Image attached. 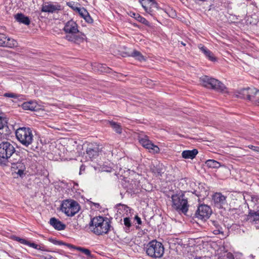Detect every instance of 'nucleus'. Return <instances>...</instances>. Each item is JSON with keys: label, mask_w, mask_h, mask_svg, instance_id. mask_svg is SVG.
Returning a JSON list of instances; mask_svg holds the SVG:
<instances>
[{"label": "nucleus", "mask_w": 259, "mask_h": 259, "mask_svg": "<svg viewBox=\"0 0 259 259\" xmlns=\"http://www.w3.org/2000/svg\"><path fill=\"white\" fill-rule=\"evenodd\" d=\"M111 224V221L109 218L98 216L91 219L90 229L96 235H104L113 229Z\"/></svg>", "instance_id": "f257e3e1"}, {"label": "nucleus", "mask_w": 259, "mask_h": 259, "mask_svg": "<svg viewBox=\"0 0 259 259\" xmlns=\"http://www.w3.org/2000/svg\"><path fill=\"white\" fill-rule=\"evenodd\" d=\"M17 156L14 146L8 141L0 143V165L8 166L12 157Z\"/></svg>", "instance_id": "f03ea898"}, {"label": "nucleus", "mask_w": 259, "mask_h": 259, "mask_svg": "<svg viewBox=\"0 0 259 259\" xmlns=\"http://www.w3.org/2000/svg\"><path fill=\"white\" fill-rule=\"evenodd\" d=\"M147 255L153 258H161L164 252L162 243L156 239L150 241L144 248Z\"/></svg>", "instance_id": "7ed1b4c3"}, {"label": "nucleus", "mask_w": 259, "mask_h": 259, "mask_svg": "<svg viewBox=\"0 0 259 259\" xmlns=\"http://www.w3.org/2000/svg\"><path fill=\"white\" fill-rule=\"evenodd\" d=\"M172 207L179 213H183L185 215H189L187 213L188 210L187 199L185 197L184 194H175L171 196Z\"/></svg>", "instance_id": "20e7f679"}, {"label": "nucleus", "mask_w": 259, "mask_h": 259, "mask_svg": "<svg viewBox=\"0 0 259 259\" xmlns=\"http://www.w3.org/2000/svg\"><path fill=\"white\" fill-rule=\"evenodd\" d=\"M15 134L18 140L24 146L28 147L32 143L33 135L30 128L19 127L16 130Z\"/></svg>", "instance_id": "39448f33"}, {"label": "nucleus", "mask_w": 259, "mask_h": 259, "mask_svg": "<svg viewBox=\"0 0 259 259\" xmlns=\"http://www.w3.org/2000/svg\"><path fill=\"white\" fill-rule=\"evenodd\" d=\"M200 79L202 85L205 88H211L222 93L227 92L226 86L218 79L206 75L202 76Z\"/></svg>", "instance_id": "423d86ee"}, {"label": "nucleus", "mask_w": 259, "mask_h": 259, "mask_svg": "<svg viewBox=\"0 0 259 259\" xmlns=\"http://www.w3.org/2000/svg\"><path fill=\"white\" fill-rule=\"evenodd\" d=\"M79 203L72 199L63 200L61 205V210L68 217H73L80 210Z\"/></svg>", "instance_id": "0eeeda50"}, {"label": "nucleus", "mask_w": 259, "mask_h": 259, "mask_svg": "<svg viewBox=\"0 0 259 259\" xmlns=\"http://www.w3.org/2000/svg\"><path fill=\"white\" fill-rule=\"evenodd\" d=\"M212 213L211 208L207 205L206 204H200L199 205L197 210L192 216V214L191 216L193 219H197L198 220L206 221L210 216Z\"/></svg>", "instance_id": "6e6552de"}, {"label": "nucleus", "mask_w": 259, "mask_h": 259, "mask_svg": "<svg viewBox=\"0 0 259 259\" xmlns=\"http://www.w3.org/2000/svg\"><path fill=\"white\" fill-rule=\"evenodd\" d=\"M146 13L153 16L158 10V4L155 0H139Z\"/></svg>", "instance_id": "1a4fd4ad"}, {"label": "nucleus", "mask_w": 259, "mask_h": 259, "mask_svg": "<svg viewBox=\"0 0 259 259\" xmlns=\"http://www.w3.org/2000/svg\"><path fill=\"white\" fill-rule=\"evenodd\" d=\"M212 200L214 206L219 209H225L228 205L226 196L220 192H216L212 195Z\"/></svg>", "instance_id": "9d476101"}, {"label": "nucleus", "mask_w": 259, "mask_h": 259, "mask_svg": "<svg viewBox=\"0 0 259 259\" xmlns=\"http://www.w3.org/2000/svg\"><path fill=\"white\" fill-rule=\"evenodd\" d=\"M140 143L145 148L149 150V151L153 153H157L159 152V148L157 146L154 145L151 141L148 139L147 136L139 137Z\"/></svg>", "instance_id": "9b49d317"}, {"label": "nucleus", "mask_w": 259, "mask_h": 259, "mask_svg": "<svg viewBox=\"0 0 259 259\" xmlns=\"http://www.w3.org/2000/svg\"><path fill=\"white\" fill-rule=\"evenodd\" d=\"M18 45L17 41L4 33H0V47L13 48Z\"/></svg>", "instance_id": "f8f14e48"}, {"label": "nucleus", "mask_w": 259, "mask_h": 259, "mask_svg": "<svg viewBox=\"0 0 259 259\" xmlns=\"http://www.w3.org/2000/svg\"><path fill=\"white\" fill-rule=\"evenodd\" d=\"M99 145L96 143H90L88 145L86 149V153L90 159L96 158L99 156L100 152Z\"/></svg>", "instance_id": "ddd939ff"}, {"label": "nucleus", "mask_w": 259, "mask_h": 259, "mask_svg": "<svg viewBox=\"0 0 259 259\" xmlns=\"http://www.w3.org/2000/svg\"><path fill=\"white\" fill-rule=\"evenodd\" d=\"M84 37L85 35L78 31V32L72 34H67L65 38L68 41L79 44L83 41Z\"/></svg>", "instance_id": "4468645a"}, {"label": "nucleus", "mask_w": 259, "mask_h": 259, "mask_svg": "<svg viewBox=\"0 0 259 259\" xmlns=\"http://www.w3.org/2000/svg\"><path fill=\"white\" fill-rule=\"evenodd\" d=\"M63 30L68 34L78 32V25L76 22L72 20H70L65 24Z\"/></svg>", "instance_id": "2eb2a0df"}, {"label": "nucleus", "mask_w": 259, "mask_h": 259, "mask_svg": "<svg viewBox=\"0 0 259 259\" xmlns=\"http://www.w3.org/2000/svg\"><path fill=\"white\" fill-rule=\"evenodd\" d=\"M61 10V6L59 5H54L50 2L42 4L41 11L43 12L53 13L57 11Z\"/></svg>", "instance_id": "dca6fc26"}, {"label": "nucleus", "mask_w": 259, "mask_h": 259, "mask_svg": "<svg viewBox=\"0 0 259 259\" xmlns=\"http://www.w3.org/2000/svg\"><path fill=\"white\" fill-rule=\"evenodd\" d=\"M253 91H254V88H248L246 89H242L238 91V94L237 96L238 98L247 99L250 101L252 94L253 93Z\"/></svg>", "instance_id": "f3484780"}, {"label": "nucleus", "mask_w": 259, "mask_h": 259, "mask_svg": "<svg viewBox=\"0 0 259 259\" xmlns=\"http://www.w3.org/2000/svg\"><path fill=\"white\" fill-rule=\"evenodd\" d=\"M247 220L252 224H257L259 223V210L254 211L249 209Z\"/></svg>", "instance_id": "a211bd4d"}, {"label": "nucleus", "mask_w": 259, "mask_h": 259, "mask_svg": "<svg viewBox=\"0 0 259 259\" xmlns=\"http://www.w3.org/2000/svg\"><path fill=\"white\" fill-rule=\"evenodd\" d=\"M50 224L57 230H63L66 228V225L64 224L55 218H52L50 219Z\"/></svg>", "instance_id": "6ab92c4d"}, {"label": "nucleus", "mask_w": 259, "mask_h": 259, "mask_svg": "<svg viewBox=\"0 0 259 259\" xmlns=\"http://www.w3.org/2000/svg\"><path fill=\"white\" fill-rule=\"evenodd\" d=\"M199 49L204 54L205 57L207 58L210 61L215 62L217 60L216 58L214 56L213 54L207 49L205 47L200 44L198 46Z\"/></svg>", "instance_id": "aec40b11"}, {"label": "nucleus", "mask_w": 259, "mask_h": 259, "mask_svg": "<svg viewBox=\"0 0 259 259\" xmlns=\"http://www.w3.org/2000/svg\"><path fill=\"white\" fill-rule=\"evenodd\" d=\"M21 106L23 109L30 111H36L39 109L37 103L32 101L24 102Z\"/></svg>", "instance_id": "412c9836"}, {"label": "nucleus", "mask_w": 259, "mask_h": 259, "mask_svg": "<svg viewBox=\"0 0 259 259\" xmlns=\"http://www.w3.org/2000/svg\"><path fill=\"white\" fill-rule=\"evenodd\" d=\"M198 152L197 149H193V150H184L182 153V156L185 159H194Z\"/></svg>", "instance_id": "4be33fe9"}, {"label": "nucleus", "mask_w": 259, "mask_h": 259, "mask_svg": "<svg viewBox=\"0 0 259 259\" xmlns=\"http://www.w3.org/2000/svg\"><path fill=\"white\" fill-rule=\"evenodd\" d=\"M18 158H14L9 163L12 165V167L15 169H24V164L22 163V159L19 156H16Z\"/></svg>", "instance_id": "5701e85b"}, {"label": "nucleus", "mask_w": 259, "mask_h": 259, "mask_svg": "<svg viewBox=\"0 0 259 259\" xmlns=\"http://www.w3.org/2000/svg\"><path fill=\"white\" fill-rule=\"evenodd\" d=\"M16 20L21 23L25 25H29L30 23V20L28 17L25 16L22 13H18L15 16Z\"/></svg>", "instance_id": "b1692460"}, {"label": "nucleus", "mask_w": 259, "mask_h": 259, "mask_svg": "<svg viewBox=\"0 0 259 259\" xmlns=\"http://www.w3.org/2000/svg\"><path fill=\"white\" fill-rule=\"evenodd\" d=\"M122 56L123 57L132 56L133 57L136 58L140 61H142L145 60L144 56L142 55V54L137 50H134L132 53H129L127 52L123 53Z\"/></svg>", "instance_id": "393cba45"}, {"label": "nucleus", "mask_w": 259, "mask_h": 259, "mask_svg": "<svg viewBox=\"0 0 259 259\" xmlns=\"http://www.w3.org/2000/svg\"><path fill=\"white\" fill-rule=\"evenodd\" d=\"M205 165L208 168H218L221 165V163L213 159H208L205 161Z\"/></svg>", "instance_id": "a878e982"}, {"label": "nucleus", "mask_w": 259, "mask_h": 259, "mask_svg": "<svg viewBox=\"0 0 259 259\" xmlns=\"http://www.w3.org/2000/svg\"><path fill=\"white\" fill-rule=\"evenodd\" d=\"M130 16L132 17L135 18L138 21L145 24L148 25L149 24V22L144 17H142L139 14H136L134 12H130Z\"/></svg>", "instance_id": "bb28decb"}, {"label": "nucleus", "mask_w": 259, "mask_h": 259, "mask_svg": "<svg viewBox=\"0 0 259 259\" xmlns=\"http://www.w3.org/2000/svg\"><path fill=\"white\" fill-rule=\"evenodd\" d=\"M108 123L110 126L118 134L122 133V127L120 124L113 121H109Z\"/></svg>", "instance_id": "cd10ccee"}, {"label": "nucleus", "mask_w": 259, "mask_h": 259, "mask_svg": "<svg viewBox=\"0 0 259 259\" xmlns=\"http://www.w3.org/2000/svg\"><path fill=\"white\" fill-rule=\"evenodd\" d=\"M253 93L252 94L250 101L257 105H259V90L254 88Z\"/></svg>", "instance_id": "c85d7f7f"}, {"label": "nucleus", "mask_w": 259, "mask_h": 259, "mask_svg": "<svg viewBox=\"0 0 259 259\" xmlns=\"http://www.w3.org/2000/svg\"><path fill=\"white\" fill-rule=\"evenodd\" d=\"M97 69L102 72L110 73L111 69L105 64H99L97 65Z\"/></svg>", "instance_id": "c756f323"}, {"label": "nucleus", "mask_w": 259, "mask_h": 259, "mask_svg": "<svg viewBox=\"0 0 259 259\" xmlns=\"http://www.w3.org/2000/svg\"><path fill=\"white\" fill-rule=\"evenodd\" d=\"M72 248L75 249L81 252L82 253H84L88 257L92 256L91 251L87 248H85L81 247H77V246H74V247H72Z\"/></svg>", "instance_id": "7c9ffc66"}, {"label": "nucleus", "mask_w": 259, "mask_h": 259, "mask_svg": "<svg viewBox=\"0 0 259 259\" xmlns=\"http://www.w3.org/2000/svg\"><path fill=\"white\" fill-rule=\"evenodd\" d=\"M8 128V126L7 125V121L6 118L0 116V131L2 130V133H3V130L6 129L7 131Z\"/></svg>", "instance_id": "2f4dec72"}, {"label": "nucleus", "mask_w": 259, "mask_h": 259, "mask_svg": "<svg viewBox=\"0 0 259 259\" xmlns=\"http://www.w3.org/2000/svg\"><path fill=\"white\" fill-rule=\"evenodd\" d=\"M75 9L76 10V12H77L80 16L83 18H84L86 15H88L89 12L84 8H80L78 7H75Z\"/></svg>", "instance_id": "473e14b6"}, {"label": "nucleus", "mask_w": 259, "mask_h": 259, "mask_svg": "<svg viewBox=\"0 0 259 259\" xmlns=\"http://www.w3.org/2000/svg\"><path fill=\"white\" fill-rule=\"evenodd\" d=\"M203 188V190H201V191H198L197 190H195L193 193L195 194L197 197H205L207 195V191L205 190L204 188Z\"/></svg>", "instance_id": "72a5a7b5"}, {"label": "nucleus", "mask_w": 259, "mask_h": 259, "mask_svg": "<svg viewBox=\"0 0 259 259\" xmlns=\"http://www.w3.org/2000/svg\"><path fill=\"white\" fill-rule=\"evenodd\" d=\"M4 96L5 97L12 98L16 99L18 98V96L14 93H6L4 94Z\"/></svg>", "instance_id": "f704fd0d"}, {"label": "nucleus", "mask_w": 259, "mask_h": 259, "mask_svg": "<svg viewBox=\"0 0 259 259\" xmlns=\"http://www.w3.org/2000/svg\"><path fill=\"white\" fill-rule=\"evenodd\" d=\"M124 225L129 229L131 227V222L129 218H125L123 219Z\"/></svg>", "instance_id": "c9c22d12"}, {"label": "nucleus", "mask_w": 259, "mask_h": 259, "mask_svg": "<svg viewBox=\"0 0 259 259\" xmlns=\"http://www.w3.org/2000/svg\"><path fill=\"white\" fill-rule=\"evenodd\" d=\"M15 240L18 241L19 242L21 243V244L27 245V243H28V241L24 239L21 238L19 237H15Z\"/></svg>", "instance_id": "e433bc0d"}, {"label": "nucleus", "mask_w": 259, "mask_h": 259, "mask_svg": "<svg viewBox=\"0 0 259 259\" xmlns=\"http://www.w3.org/2000/svg\"><path fill=\"white\" fill-rule=\"evenodd\" d=\"M57 245H64L67 246L68 248H72V247H74V245H73L71 244L66 243L63 241H59V240H58V243H57Z\"/></svg>", "instance_id": "4c0bfd02"}, {"label": "nucleus", "mask_w": 259, "mask_h": 259, "mask_svg": "<svg viewBox=\"0 0 259 259\" xmlns=\"http://www.w3.org/2000/svg\"><path fill=\"white\" fill-rule=\"evenodd\" d=\"M156 172L158 174L159 176H161L162 174L164 173L163 169L162 167L159 166L158 167L156 168Z\"/></svg>", "instance_id": "58836bf2"}, {"label": "nucleus", "mask_w": 259, "mask_h": 259, "mask_svg": "<svg viewBox=\"0 0 259 259\" xmlns=\"http://www.w3.org/2000/svg\"><path fill=\"white\" fill-rule=\"evenodd\" d=\"M85 21L89 23H91L93 22V20L90 16L89 13H88V15H86L85 17L83 18Z\"/></svg>", "instance_id": "ea45409f"}, {"label": "nucleus", "mask_w": 259, "mask_h": 259, "mask_svg": "<svg viewBox=\"0 0 259 259\" xmlns=\"http://www.w3.org/2000/svg\"><path fill=\"white\" fill-rule=\"evenodd\" d=\"M27 245L31 247L32 248H34L35 249H37V247H38V245L36 244L33 242H30L28 241V243H27Z\"/></svg>", "instance_id": "a19ab883"}, {"label": "nucleus", "mask_w": 259, "mask_h": 259, "mask_svg": "<svg viewBox=\"0 0 259 259\" xmlns=\"http://www.w3.org/2000/svg\"><path fill=\"white\" fill-rule=\"evenodd\" d=\"M213 233L215 235H218L220 234H223L222 229H215L213 230Z\"/></svg>", "instance_id": "79ce46f5"}, {"label": "nucleus", "mask_w": 259, "mask_h": 259, "mask_svg": "<svg viewBox=\"0 0 259 259\" xmlns=\"http://www.w3.org/2000/svg\"><path fill=\"white\" fill-rule=\"evenodd\" d=\"M248 147L249 149H250L254 151L259 152V147H258L253 146L251 145H249Z\"/></svg>", "instance_id": "37998d69"}, {"label": "nucleus", "mask_w": 259, "mask_h": 259, "mask_svg": "<svg viewBox=\"0 0 259 259\" xmlns=\"http://www.w3.org/2000/svg\"><path fill=\"white\" fill-rule=\"evenodd\" d=\"M134 220L136 221L137 223L139 225H141L142 224V222L141 221V219L140 217H139L137 215H136L134 218Z\"/></svg>", "instance_id": "c03bdc74"}, {"label": "nucleus", "mask_w": 259, "mask_h": 259, "mask_svg": "<svg viewBox=\"0 0 259 259\" xmlns=\"http://www.w3.org/2000/svg\"><path fill=\"white\" fill-rule=\"evenodd\" d=\"M212 224L215 227V229H222L217 221H212Z\"/></svg>", "instance_id": "a18cd8bd"}, {"label": "nucleus", "mask_w": 259, "mask_h": 259, "mask_svg": "<svg viewBox=\"0 0 259 259\" xmlns=\"http://www.w3.org/2000/svg\"><path fill=\"white\" fill-rule=\"evenodd\" d=\"M38 250H40L41 251H50L49 250L46 249L45 246H40V245H38V247H37Z\"/></svg>", "instance_id": "49530a36"}, {"label": "nucleus", "mask_w": 259, "mask_h": 259, "mask_svg": "<svg viewBox=\"0 0 259 259\" xmlns=\"http://www.w3.org/2000/svg\"><path fill=\"white\" fill-rule=\"evenodd\" d=\"M17 173L20 177H22L24 175V169H19Z\"/></svg>", "instance_id": "de8ad7c7"}, {"label": "nucleus", "mask_w": 259, "mask_h": 259, "mask_svg": "<svg viewBox=\"0 0 259 259\" xmlns=\"http://www.w3.org/2000/svg\"><path fill=\"white\" fill-rule=\"evenodd\" d=\"M49 241L51 242V243H53L54 244L57 245L58 243V240L53 239L52 238H50L49 239Z\"/></svg>", "instance_id": "09e8293b"}, {"label": "nucleus", "mask_w": 259, "mask_h": 259, "mask_svg": "<svg viewBox=\"0 0 259 259\" xmlns=\"http://www.w3.org/2000/svg\"><path fill=\"white\" fill-rule=\"evenodd\" d=\"M67 5L69 6L70 8H72L73 10L76 11V10L75 9V7L73 6V4H72L71 3H67Z\"/></svg>", "instance_id": "8fccbe9b"}, {"label": "nucleus", "mask_w": 259, "mask_h": 259, "mask_svg": "<svg viewBox=\"0 0 259 259\" xmlns=\"http://www.w3.org/2000/svg\"><path fill=\"white\" fill-rule=\"evenodd\" d=\"M42 257H44L45 259H56L55 257H54L53 256H52L50 255H48L47 256H42Z\"/></svg>", "instance_id": "3c124183"}, {"label": "nucleus", "mask_w": 259, "mask_h": 259, "mask_svg": "<svg viewBox=\"0 0 259 259\" xmlns=\"http://www.w3.org/2000/svg\"><path fill=\"white\" fill-rule=\"evenodd\" d=\"M117 206H122L123 207H124V209L125 208H128V206L126 205H125V204H121V203H118L116 205Z\"/></svg>", "instance_id": "603ef678"}, {"label": "nucleus", "mask_w": 259, "mask_h": 259, "mask_svg": "<svg viewBox=\"0 0 259 259\" xmlns=\"http://www.w3.org/2000/svg\"><path fill=\"white\" fill-rule=\"evenodd\" d=\"M227 257L230 259H232L233 258V255L231 253H229L227 254Z\"/></svg>", "instance_id": "864d4df0"}, {"label": "nucleus", "mask_w": 259, "mask_h": 259, "mask_svg": "<svg viewBox=\"0 0 259 259\" xmlns=\"http://www.w3.org/2000/svg\"><path fill=\"white\" fill-rule=\"evenodd\" d=\"M181 44L182 45H183L184 46H186V44H185V43H184V42H183V41H181Z\"/></svg>", "instance_id": "5fc2aeb1"}, {"label": "nucleus", "mask_w": 259, "mask_h": 259, "mask_svg": "<svg viewBox=\"0 0 259 259\" xmlns=\"http://www.w3.org/2000/svg\"><path fill=\"white\" fill-rule=\"evenodd\" d=\"M120 194L121 195V198H123V194H122V193L120 192Z\"/></svg>", "instance_id": "6e6d98bb"}, {"label": "nucleus", "mask_w": 259, "mask_h": 259, "mask_svg": "<svg viewBox=\"0 0 259 259\" xmlns=\"http://www.w3.org/2000/svg\"><path fill=\"white\" fill-rule=\"evenodd\" d=\"M136 228L137 229H140V227L139 226H136Z\"/></svg>", "instance_id": "4d7b16f0"}, {"label": "nucleus", "mask_w": 259, "mask_h": 259, "mask_svg": "<svg viewBox=\"0 0 259 259\" xmlns=\"http://www.w3.org/2000/svg\"><path fill=\"white\" fill-rule=\"evenodd\" d=\"M195 259H201V258H196Z\"/></svg>", "instance_id": "13d9d810"}, {"label": "nucleus", "mask_w": 259, "mask_h": 259, "mask_svg": "<svg viewBox=\"0 0 259 259\" xmlns=\"http://www.w3.org/2000/svg\"><path fill=\"white\" fill-rule=\"evenodd\" d=\"M251 256L252 258L253 257V255H252V254L251 255Z\"/></svg>", "instance_id": "bf43d9fd"}, {"label": "nucleus", "mask_w": 259, "mask_h": 259, "mask_svg": "<svg viewBox=\"0 0 259 259\" xmlns=\"http://www.w3.org/2000/svg\"><path fill=\"white\" fill-rule=\"evenodd\" d=\"M80 169H83V168L81 167V168H80Z\"/></svg>", "instance_id": "052dcab7"}, {"label": "nucleus", "mask_w": 259, "mask_h": 259, "mask_svg": "<svg viewBox=\"0 0 259 259\" xmlns=\"http://www.w3.org/2000/svg\"><path fill=\"white\" fill-rule=\"evenodd\" d=\"M80 169H83V168L81 167V168H80Z\"/></svg>", "instance_id": "680f3d73"}]
</instances>
